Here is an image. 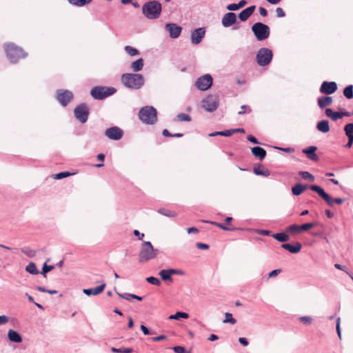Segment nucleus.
<instances>
[{"label": "nucleus", "instance_id": "29", "mask_svg": "<svg viewBox=\"0 0 353 353\" xmlns=\"http://www.w3.org/2000/svg\"><path fill=\"white\" fill-rule=\"evenodd\" d=\"M307 186L306 185H302L301 183L295 184L292 188V192L294 196H299L303 193Z\"/></svg>", "mask_w": 353, "mask_h": 353}, {"label": "nucleus", "instance_id": "58", "mask_svg": "<svg viewBox=\"0 0 353 353\" xmlns=\"http://www.w3.org/2000/svg\"><path fill=\"white\" fill-rule=\"evenodd\" d=\"M196 246L197 248L201 250H208L209 248V245L208 244L203 243H196Z\"/></svg>", "mask_w": 353, "mask_h": 353}, {"label": "nucleus", "instance_id": "42", "mask_svg": "<svg viewBox=\"0 0 353 353\" xmlns=\"http://www.w3.org/2000/svg\"><path fill=\"white\" fill-rule=\"evenodd\" d=\"M299 175L305 180H309L310 181H313L314 180V176L307 171L299 172Z\"/></svg>", "mask_w": 353, "mask_h": 353}, {"label": "nucleus", "instance_id": "7", "mask_svg": "<svg viewBox=\"0 0 353 353\" xmlns=\"http://www.w3.org/2000/svg\"><path fill=\"white\" fill-rule=\"evenodd\" d=\"M252 31L258 41L268 39L270 34L269 26L261 22L254 23L252 26Z\"/></svg>", "mask_w": 353, "mask_h": 353}, {"label": "nucleus", "instance_id": "39", "mask_svg": "<svg viewBox=\"0 0 353 353\" xmlns=\"http://www.w3.org/2000/svg\"><path fill=\"white\" fill-rule=\"evenodd\" d=\"M175 120L179 121L190 122V121H191L192 119H191V117L187 114L179 113L177 114Z\"/></svg>", "mask_w": 353, "mask_h": 353}, {"label": "nucleus", "instance_id": "35", "mask_svg": "<svg viewBox=\"0 0 353 353\" xmlns=\"http://www.w3.org/2000/svg\"><path fill=\"white\" fill-rule=\"evenodd\" d=\"M68 2L76 6L81 7L90 3L92 0H68Z\"/></svg>", "mask_w": 353, "mask_h": 353}, {"label": "nucleus", "instance_id": "11", "mask_svg": "<svg viewBox=\"0 0 353 353\" xmlns=\"http://www.w3.org/2000/svg\"><path fill=\"white\" fill-rule=\"evenodd\" d=\"M212 77L210 74H206L199 77L196 82L195 86L201 91L208 90L212 85Z\"/></svg>", "mask_w": 353, "mask_h": 353}, {"label": "nucleus", "instance_id": "3", "mask_svg": "<svg viewBox=\"0 0 353 353\" xmlns=\"http://www.w3.org/2000/svg\"><path fill=\"white\" fill-rule=\"evenodd\" d=\"M161 4L156 0L145 3L142 6V12L148 19H157L161 13Z\"/></svg>", "mask_w": 353, "mask_h": 353}, {"label": "nucleus", "instance_id": "40", "mask_svg": "<svg viewBox=\"0 0 353 353\" xmlns=\"http://www.w3.org/2000/svg\"><path fill=\"white\" fill-rule=\"evenodd\" d=\"M124 49H125V52H127L130 56H132V57H133V56H136V55H138V54H140L139 51L137 49H136V48H133V47H132V46H125V48H124Z\"/></svg>", "mask_w": 353, "mask_h": 353}, {"label": "nucleus", "instance_id": "52", "mask_svg": "<svg viewBox=\"0 0 353 353\" xmlns=\"http://www.w3.org/2000/svg\"><path fill=\"white\" fill-rule=\"evenodd\" d=\"M216 226L222 229L223 230H225V231H233L234 230V228L227 227L224 224L220 223H218V224H216Z\"/></svg>", "mask_w": 353, "mask_h": 353}, {"label": "nucleus", "instance_id": "23", "mask_svg": "<svg viewBox=\"0 0 353 353\" xmlns=\"http://www.w3.org/2000/svg\"><path fill=\"white\" fill-rule=\"evenodd\" d=\"M251 151L252 154L259 159V160H263L266 156V151L264 148L260 146H255L251 148Z\"/></svg>", "mask_w": 353, "mask_h": 353}, {"label": "nucleus", "instance_id": "62", "mask_svg": "<svg viewBox=\"0 0 353 353\" xmlns=\"http://www.w3.org/2000/svg\"><path fill=\"white\" fill-rule=\"evenodd\" d=\"M140 328H141V330L143 332L144 335H149V334H151L150 330H148V328L146 326H145L143 325H141Z\"/></svg>", "mask_w": 353, "mask_h": 353}, {"label": "nucleus", "instance_id": "63", "mask_svg": "<svg viewBox=\"0 0 353 353\" xmlns=\"http://www.w3.org/2000/svg\"><path fill=\"white\" fill-rule=\"evenodd\" d=\"M133 233L134 236L138 237L139 240H141L144 237V234L140 233L139 231L137 230H134Z\"/></svg>", "mask_w": 353, "mask_h": 353}, {"label": "nucleus", "instance_id": "57", "mask_svg": "<svg viewBox=\"0 0 353 353\" xmlns=\"http://www.w3.org/2000/svg\"><path fill=\"white\" fill-rule=\"evenodd\" d=\"M133 350L130 347H121L119 348V353H132Z\"/></svg>", "mask_w": 353, "mask_h": 353}, {"label": "nucleus", "instance_id": "61", "mask_svg": "<svg viewBox=\"0 0 353 353\" xmlns=\"http://www.w3.org/2000/svg\"><path fill=\"white\" fill-rule=\"evenodd\" d=\"M234 134V130L232 129L231 130H227L222 131V136L224 137H230Z\"/></svg>", "mask_w": 353, "mask_h": 353}, {"label": "nucleus", "instance_id": "34", "mask_svg": "<svg viewBox=\"0 0 353 353\" xmlns=\"http://www.w3.org/2000/svg\"><path fill=\"white\" fill-rule=\"evenodd\" d=\"M189 317V315L186 312H177L174 314L170 315L169 316V319H175V320H179L180 319H188Z\"/></svg>", "mask_w": 353, "mask_h": 353}, {"label": "nucleus", "instance_id": "56", "mask_svg": "<svg viewBox=\"0 0 353 353\" xmlns=\"http://www.w3.org/2000/svg\"><path fill=\"white\" fill-rule=\"evenodd\" d=\"M276 149L281 150L285 152L291 153L294 152V149L293 148H280V147H276Z\"/></svg>", "mask_w": 353, "mask_h": 353}, {"label": "nucleus", "instance_id": "1", "mask_svg": "<svg viewBox=\"0 0 353 353\" xmlns=\"http://www.w3.org/2000/svg\"><path fill=\"white\" fill-rule=\"evenodd\" d=\"M159 253V250L154 248L150 241H143L139 253V262L144 263L154 259Z\"/></svg>", "mask_w": 353, "mask_h": 353}, {"label": "nucleus", "instance_id": "24", "mask_svg": "<svg viewBox=\"0 0 353 353\" xmlns=\"http://www.w3.org/2000/svg\"><path fill=\"white\" fill-rule=\"evenodd\" d=\"M332 103V98L331 97L325 96L321 97L318 99V105L321 109L330 105Z\"/></svg>", "mask_w": 353, "mask_h": 353}, {"label": "nucleus", "instance_id": "49", "mask_svg": "<svg viewBox=\"0 0 353 353\" xmlns=\"http://www.w3.org/2000/svg\"><path fill=\"white\" fill-rule=\"evenodd\" d=\"M340 322H341V319H340V317H338L336 320V330L337 335H338L339 338L341 339V332Z\"/></svg>", "mask_w": 353, "mask_h": 353}, {"label": "nucleus", "instance_id": "43", "mask_svg": "<svg viewBox=\"0 0 353 353\" xmlns=\"http://www.w3.org/2000/svg\"><path fill=\"white\" fill-rule=\"evenodd\" d=\"M344 130L347 137L353 136V123H350L345 125Z\"/></svg>", "mask_w": 353, "mask_h": 353}, {"label": "nucleus", "instance_id": "33", "mask_svg": "<svg viewBox=\"0 0 353 353\" xmlns=\"http://www.w3.org/2000/svg\"><path fill=\"white\" fill-rule=\"evenodd\" d=\"M26 271L29 274L36 275L39 273L34 263L30 262L26 267Z\"/></svg>", "mask_w": 353, "mask_h": 353}, {"label": "nucleus", "instance_id": "36", "mask_svg": "<svg viewBox=\"0 0 353 353\" xmlns=\"http://www.w3.org/2000/svg\"><path fill=\"white\" fill-rule=\"evenodd\" d=\"M343 94L348 99H352L353 98V85H349L347 87H345V89L343 90Z\"/></svg>", "mask_w": 353, "mask_h": 353}, {"label": "nucleus", "instance_id": "5", "mask_svg": "<svg viewBox=\"0 0 353 353\" xmlns=\"http://www.w3.org/2000/svg\"><path fill=\"white\" fill-rule=\"evenodd\" d=\"M139 119L148 125H153L157 121V111L153 106H144L139 112Z\"/></svg>", "mask_w": 353, "mask_h": 353}, {"label": "nucleus", "instance_id": "12", "mask_svg": "<svg viewBox=\"0 0 353 353\" xmlns=\"http://www.w3.org/2000/svg\"><path fill=\"white\" fill-rule=\"evenodd\" d=\"M56 98L60 104L65 107L72 99L73 94L68 90H58L57 91Z\"/></svg>", "mask_w": 353, "mask_h": 353}, {"label": "nucleus", "instance_id": "32", "mask_svg": "<svg viewBox=\"0 0 353 353\" xmlns=\"http://www.w3.org/2000/svg\"><path fill=\"white\" fill-rule=\"evenodd\" d=\"M325 114L327 117L331 118L333 121H336L339 119H341V115H339V112H334L330 108L325 109Z\"/></svg>", "mask_w": 353, "mask_h": 353}, {"label": "nucleus", "instance_id": "59", "mask_svg": "<svg viewBox=\"0 0 353 353\" xmlns=\"http://www.w3.org/2000/svg\"><path fill=\"white\" fill-rule=\"evenodd\" d=\"M247 139L250 141L251 143H254V144H259V142L258 141V140L252 135H248L247 137Z\"/></svg>", "mask_w": 353, "mask_h": 353}, {"label": "nucleus", "instance_id": "8", "mask_svg": "<svg viewBox=\"0 0 353 353\" xmlns=\"http://www.w3.org/2000/svg\"><path fill=\"white\" fill-rule=\"evenodd\" d=\"M272 57L273 54L271 50L267 48H262L258 50L256 60L259 65L265 66L271 62Z\"/></svg>", "mask_w": 353, "mask_h": 353}, {"label": "nucleus", "instance_id": "19", "mask_svg": "<svg viewBox=\"0 0 353 353\" xmlns=\"http://www.w3.org/2000/svg\"><path fill=\"white\" fill-rule=\"evenodd\" d=\"M317 148L316 146L312 145L310 147H307L306 148H304L302 152L303 153L305 154L307 157L312 161H316L319 160V157L315 153L316 151Z\"/></svg>", "mask_w": 353, "mask_h": 353}, {"label": "nucleus", "instance_id": "44", "mask_svg": "<svg viewBox=\"0 0 353 353\" xmlns=\"http://www.w3.org/2000/svg\"><path fill=\"white\" fill-rule=\"evenodd\" d=\"M54 268V265H48L46 263L43 264L42 272L41 274L43 275V277H46V274L52 270Z\"/></svg>", "mask_w": 353, "mask_h": 353}, {"label": "nucleus", "instance_id": "60", "mask_svg": "<svg viewBox=\"0 0 353 353\" xmlns=\"http://www.w3.org/2000/svg\"><path fill=\"white\" fill-rule=\"evenodd\" d=\"M9 318L6 315L0 316V325H3L8 322Z\"/></svg>", "mask_w": 353, "mask_h": 353}, {"label": "nucleus", "instance_id": "38", "mask_svg": "<svg viewBox=\"0 0 353 353\" xmlns=\"http://www.w3.org/2000/svg\"><path fill=\"white\" fill-rule=\"evenodd\" d=\"M223 323H230L234 325L236 323V320L233 318L232 314L230 312L225 313V319L223 321Z\"/></svg>", "mask_w": 353, "mask_h": 353}, {"label": "nucleus", "instance_id": "53", "mask_svg": "<svg viewBox=\"0 0 353 353\" xmlns=\"http://www.w3.org/2000/svg\"><path fill=\"white\" fill-rule=\"evenodd\" d=\"M276 13L277 17H279V18L284 17L285 16V13L283 11V10L279 7L276 9Z\"/></svg>", "mask_w": 353, "mask_h": 353}, {"label": "nucleus", "instance_id": "48", "mask_svg": "<svg viewBox=\"0 0 353 353\" xmlns=\"http://www.w3.org/2000/svg\"><path fill=\"white\" fill-rule=\"evenodd\" d=\"M70 175V173L69 172H61L59 173H57L54 175V178L55 179H62L65 177H67Z\"/></svg>", "mask_w": 353, "mask_h": 353}, {"label": "nucleus", "instance_id": "16", "mask_svg": "<svg viewBox=\"0 0 353 353\" xmlns=\"http://www.w3.org/2000/svg\"><path fill=\"white\" fill-rule=\"evenodd\" d=\"M205 34V28H199L191 32L190 39L192 44L197 45L200 43Z\"/></svg>", "mask_w": 353, "mask_h": 353}, {"label": "nucleus", "instance_id": "15", "mask_svg": "<svg viewBox=\"0 0 353 353\" xmlns=\"http://www.w3.org/2000/svg\"><path fill=\"white\" fill-rule=\"evenodd\" d=\"M165 29L169 33V36L172 39L178 38L182 31V28L174 23H166Z\"/></svg>", "mask_w": 353, "mask_h": 353}, {"label": "nucleus", "instance_id": "4", "mask_svg": "<svg viewBox=\"0 0 353 353\" xmlns=\"http://www.w3.org/2000/svg\"><path fill=\"white\" fill-rule=\"evenodd\" d=\"M4 49L7 58L12 63H16L20 59L25 58L27 56V53L21 48L13 43H5Z\"/></svg>", "mask_w": 353, "mask_h": 353}, {"label": "nucleus", "instance_id": "6", "mask_svg": "<svg viewBox=\"0 0 353 353\" xmlns=\"http://www.w3.org/2000/svg\"><path fill=\"white\" fill-rule=\"evenodd\" d=\"M117 90L112 87L95 86L90 91L91 96L97 100H102L116 92Z\"/></svg>", "mask_w": 353, "mask_h": 353}, {"label": "nucleus", "instance_id": "20", "mask_svg": "<svg viewBox=\"0 0 353 353\" xmlns=\"http://www.w3.org/2000/svg\"><path fill=\"white\" fill-rule=\"evenodd\" d=\"M105 285V283H103L101 285L94 288L83 289V292L87 296L98 295L104 290Z\"/></svg>", "mask_w": 353, "mask_h": 353}, {"label": "nucleus", "instance_id": "2", "mask_svg": "<svg viewBox=\"0 0 353 353\" xmlns=\"http://www.w3.org/2000/svg\"><path fill=\"white\" fill-rule=\"evenodd\" d=\"M121 81L126 88L133 90H138L144 84V78L141 74H123L121 77Z\"/></svg>", "mask_w": 353, "mask_h": 353}, {"label": "nucleus", "instance_id": "25", "mask_svg": "<svg viewBox=\"0 0 353 353\" xmlns=\"http://www.w3.org/2000/svg\"><path fill=\"white\" fill-rule=\"evenodd\" d=\"M8 339L14 343H21L22 341V337L21 335L15 330H10L8 332Z\"/></svg>", "mask_w": 353, "mask_h": 353}, {"label": "nucleus", "instance_id": "46", "mask_svg": "<svg viewBox=\"0 0 353 353\" xmlns=\"http://www.w3.org/2000/svg\"><path fill=\"white\" fill-rule=\"evenodd\" d=\"M316 225V223H307L300 225L301 232L307 231Z\"/></svg>", "mask_w": 353, "mask_h": 353}, {"label": "nucleus", "instance_id": "37", "mask_svg": "<svg viewBox=\"0 0 353 353\" xmlns=\"http://www.w3.org/2000/svg\"><path fill=\"white\" fill-rule=\"evenodd\" d=\"M285 231L287 232H290L292 234H299L301 232V230L300 229V225L293 224L290 226H288Z\"/></svg>", "mask_w": 353, "mask_h": 353}, {"label": "nucleus", "instance_id": "14", "mask_svg": "<svg viewBox=\"0 0 353 353\" xmlns=\"http://www.w3.org/2000/svg\"><path fill=\"white\" fill-rule=\"evenodd\" d=\"M310 190L316 192L319 195L324 199L327 203L330 206L333 207L334 203V199L332 198L325 190L317 185H312L310 187Z\"/></svg>", "mask_w": 353, "mask_h": 353}, {"label": "nucleus", "instance_id": "55", "mask_svg": "<svg viewBox=\"0 0 353 353\" xmlns=\"http://www.w3.org/2000/svg\"><path fill=\"white\" fill-rule=\"evenodd\" d=\"M241 110L238 112L239 114H245L246 112V111L245 110V109H248L247 112L249 113V112H251V109L248 106H247L245 105H241Z\"/></svg>", "mask_w": 353, "mask_h": 353}, {"label": "nucleus", "instance_id": "30", "mask_svg": "<svg viewBox=\"0 0 353 353\" xmlns=\"http://www.w3.org/2000/svg\"><path fill=\"white\" fill-rule=\"evenodd\" d=\"M272 236L281 243H284L290 240V236L285 232L273 234Z\"/></svg>", "mask_w": 353, "mask_h": 353}, {"label": "nucleus", "instance_id": "50", "mask_svg": "<svg viewBox=\"0 0 353 353\" xmlns=\"http://www.w3.org/2000/svg\"><path fill=\"white\" fill-rule=\"evenodd\" d=\"M117 294L120 297H121L125 300H128V301H131V299H132V296H133V294H130V293L120 294V293L117 292Z\"/></svg>", "mask_w": 353, "mask_h": 353}, {"label": "nucleus", "instance_id": "21", "mask_svg": "<svg viewBox=\"0 0 353 353\" xmlns=\"http://www.w3.org/2000/svg\"><path fill=\"white\" fill-rule=\"evenodd\" d=\"M281 248L288 250L292 254H296L301 251L302 245L299 242H296L294 245L290 243H283L281 245Z\"/></svg>", "mask_w": 353, "mask_h": 353}, {"label": "nucleus", "instance_id": "9", "mask_svg": "<svg viewBox=\"0 0 353 353\" xmlns=\"http://www.w3.org/2000/svg\"><path fill=\"white\" fill-rule=\"evenodd\" d=\"M89 114L90 110L85 103L78 105L74 110L75 118L81 123H85L88 121Z\"/></svg>", "mask_w": 353, "mask_h": 353}, {"label": "nucleus", "instance_id": "47", "mask_svg": "<svg viewBox=\"0 0 353 353\" xmlns=\"http://www.w3.org/2000/svg\"><path fill=\"white\" fill-rule=\"evenodd\" d=\"M301 322H302L304 325H309L312 322V319L308 316H303L299 318Z\"/></svg>", "mask_w": 353, "mask_h": 353}, {"label": "nucleus", "instance_id": "13", "mask_svg": "<svg viewBox=\"0 0 353 353\" xmlns=\"http://www.w3.org/2000/svg\"><path fill=\"white\" fill-rule=\"evenodd\" d=\"M104 134L110 139L118 141L123 137V130L117 126L110 127L105 130Z\"/></svg>", "mask_w": 353, "mask_h": 353}, {"label": "nucleus", "instance_id": "17", "mask_svg": "<svg viewBox=\"0 0 353 353\" xmlns=\"http://www.w3.org/2000/svg\"><path fill=\"white\" fill-rule=\"evenodd\" d=\"M337 90V84L334 81H323L320 88V92L325 94H332Z\"/></svg>", "mask_w": 353, "mask_h": 353}, {"label": "nucleus", "instance_id": "45", "mask_svg": "<svg viewBox=\"0 0 353 353\" xmlns=\"http://www.w3.org/2000/svg\"><path fill=\"white\" fill-rule=\"evenodd\" d=\"M146 281L148 283L154 285L159 286L161 285V281L157 277L150 276L146 279Z\"/></svg>", "mask_w": 353, "mask_h": 353}, {"label": "nucleus", "instance_id": "54", "mask_svg": "<svg viewBox=\"0 0 353 353\" xmlns=\"http://www.w3.org/2000/svg\"><path fill=\"white\" fill-rule=\"evenodd\" d=\"M226 8L230 11H235L239 9V6H237V3L229 4L227 6Z\"/></svg>", "mask_w": 353, "mask_h": 353}, {"label": "nucleus", "instance_id": "26", "mask_svg": "<svg viewBox=\"0 0 353 353\" xmlns=\"http://www.w3.org/2000/svg\"><path fill=\"white\" fill-rule=\"evenodd\" d=\"M143 65H144L143 59L142 58H139L131 63L130 68L134 72H137L141 71L143 69Z\"/></svg>", "mask_w": 353, "mask_h": 353}, {"label": "nucleus", "instance_id": "28", "mask_svg": "<svg viewBox=\"0 0 353 353\" xmlns=\"http://www.w3.org/2000/svg\"><path fill=\"white\" fill-rule=\"evenodd\" d=\"M253 171L256 175L263 176L267 177L269 176L270 174V170L267 168H263L261 165L255 166L253 169Z\"/></svg>", "mask_w": 353, "mask_h": 353}, {"label": "nucleus", "instance_id": "27", "mask_svg": "<svg viewBox=\"0 0 353 353\" xmlns=\"http://www.w3.org/2000/svg\"><path fill=\"white\" fill-rule=\"evenodd\" d=\"M316 128L323 133H327L330 131L329 121L327 120H322L318 122Z\"/></svg>", "mask_w": 353, "mask_h": 353}, {"label": "nucleus", "instance_id": "64", "mask_svg": "<svg viewBox=\"0 0 353 353\" xmlns=\"http://www.w3.org/2000/svg\"><path fill=\"white\" fill-rule=\"evenodd\" d=\"M348 137V141L345 145V147L347 148H350L353 144V136L347 137Z\"/></svg>", "mask_w": 353, "mask_h": 353}, {"label": "nucleus", "instance_id": "51", "mask_svg": "<svg viewBox=\"0 0 353 353\" xmlns=\"http://www.w3.org/2000/svg\"><path fill=\"white\" fill-rule=\"evenodd\" d=\"M172 350L175 353H185V349L183 346H174Z\"/></svg>", "mask_w": 353, "mask_h": 353}, {"label": "nucleus", "instance_id": "10", "mask_svg": "<svg viewBox=\"0 0 353 353\" xmlns=\"http://www.w3.org/2000/svg\"><path fill=\"white\" fill-rule=\"evenodd\" d=\"M219 106V99L216 95H208L201 101V107L209 112L215 111Z\"/></svg>", "mask_w": 353, "mask_h": 353}, {"label": "nucleus", "instance_id": "22", "mask_svg": "<svg viewBox=\"0 0 353 353\" xmlns=\"http://www.w3.org/2000/svg\"><path fill=\"white\" fill-rule=\"evenodd\" d=\"M256 9L255 6H251L244 10H243L239 14V19L241 21H245L248 19V18L252 14V13L254 12Z\"/></svg>", "mask_w": 353, "mask_h": 353}, {"label": "nucleus", "instance_id": "41", "mask_svg": "<svg viewBox=\"0 0 353 353\" xmlns=\"http://www.w3.org/2000/svg\"><path fill=\"white\" fill-rule=\"evenodd\" d=\"M158 212L168 217H174L176 216L174 212L165 208L159 209Z\"/></svg>", "mask_w": 353, "mask_h": 353}, {"label": "nucleus", "instance_id": "31", "mask_svg": "<svg viewBox=\"0 0 353 353\" xmlns=\"http://www.w3.org/2000/svg\"><path fill=\"white\" fill-rule=\"evenodd\" d=\"M159 276H161V279L163 281H169L172 282V274L170 272V269L167 270H161L159 273Z\"/></svg>", "mask_w": 353, "mask_h": 353}, {"label": "nucleus", "instance_id": "18", "mask_svg": "<svg viewBox=\"0 0 353 353\" xmlns=\"http://www.w3.org/2000/svg\"><path fill=\"white\" fill-rule=\"evenodd\" d=\"M236 21V16L234 12H228L225 14L222 18L221 23L223 27L228 28L235 23Z\"/></svg>", "mask_w": 353, "mask_h": 353}]
</instances>
